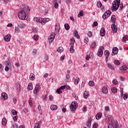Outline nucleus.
<instances>
[{
    "label": "nucleus",
    "mask_w": 128,
    "mask_h": 128,
    "mask_svg": "<svg viewBox=\"0 0 128 128\" xmlns=\"http://www.w3.org/2000/svg\"><path fill=\"white\" fill-rule=\"evenodd\" d=\"M120 0H116L112 2V10L114 11L117 10L118 8H120Z\"/></svg>",
    "instance_id": "nucleus-1"
},
{
    "label": "nucleus",
    "mask_w": 128,
    "mask_h": 128,
    "mask_svg": "<svg viewBox=\"0 0 128 128\" xmlns=\"http://www.w3.org/2000/svg\"><path fill=\"white\" fill-rule=\"evenodd\" d=\"M18 17L20 20H28L26 18V13L24 10H21L18 14Z\"/></svg>",
    "instance_id": "nucleus-2"
},
{
    "label": "nucleus",
    "mask_w": 128,
    "mask_h": 128,
    "mask_svg": "<svg viewBox=\"0 0 128 128\" xmlns=\"http://www.w3.org/2000/svg\"><path fill=\"white\" fill-rule=\"evenodd\" d=\"M78 108V102H72L70 106V109L71 110L74 112Z\"/></svg>",
    "instance_id": "nucleus-3"
},
{
    "label": "nucleus",
    "mask_w": 128,
    "mask_h": 128,
    "mask_svg": "<svg viewBox=\"0 0 128 128\" xmlns=\"http://www.w3.org/2000/svg\"><path fill=\"white\" fill-rule=\"evenodd\" d=\"M118 124L114 121H112L111 124H109L108 128H118Z\"/></svg>",
    "instance_id": "nucleus-4"
},
{
    "label": "nucleus",
    "mask_w": 128,
    "mask_h": 128,
    "mask_svg": "<svg viewBox=\"0 0 128 128\" xmlns=\"http://www.w3.org/2000/svg\"><path fill=\"white\" fill-rule=\"evenodd\" d=\"M104 46L99 47L97 56L100 58L102 56V54H104Z\"/></svg>",
    "instance_id": "nucleus-5"
},
{
    "label": "nucleus",
    "mask_w": 128,
    "mask_h": 128,
    "mask_svg": "<svg viewBox=\"0 0 128 128\" xmlns=\"http://www.w3.org/2000/svg\"><path fill=\"white\" fill-rule=\"evenodd\" d=\"M110 14H112V12H110V11L107 10L102 15V18L104 20H106V18H108V16H110Z\"/></svg>",
    "instance_id": "nucleus-6"
},
{
    "label": "nucleus",
    "mask_w": 128,
    "mask_h": 128,
    "mask_svg": "<svg viewBox=\"0 0 128 128\" xmlns=\"http://www.w3.org/2000/svg\"><path fill=\"white\" fill-rule=\"evenodd\" d=\"M50 22V18H40V24H42V26H44L46 22Z\"/></svg>",
    "instance_id": "nucleus-7"
},
{
    "label": "nucleus",
    "mask_w": 128,
    "mask_h": 128,
    "mask_svg": "<svg viewBox=\"0 0 128 128\" xmlns=\"http://www.w3.org/2000/svg\"><path fill=\"white\" fill-rule=\"evenodd\" d=\"M10 68H12V63H10V61L8 60L6 62V66L5 67L6 72H8Z\"/></svg>",
    "instance_id": "nucleus-8"
},
{
    "label": "nucleus",
    "mask_w": 128,
    "mask_h": 128,
    "mask_svg": "<svg viewBox=\"0 0 128 128\" xmlns=\"http://www.w3.org/2000/svg\"><path fill=\"white\" fill-rule=\"evenodd\" d=\"M55 37H56V34H54V32H52L48 38L50 44L54 42V40Z\"/></svg>",
    "instance_id": "nucleus-9"
},
{
    "label": "nucleus",
    "mask_w": 128,
    "mask_h": 128,
    "mask_svg": "<svg viewBox=\"0 0 128 128\" xmlns=\"http://www.w3.org/2000/svg\"><path fill=\"white\" fill-rule=\"evenodd\" d=\"M104 56H106V62H108V58H110V51L106 50L104 52Z\"/></svg>",
    "instance_id": "nucleus-10"
},
{
    "label": "nucleus",
    "mask_w": 128,
    "mask_h": 128,
    "mask_svg": "<svg viewBox=\"0 0 128 128\" xmlns=\"http://www.w3.org/2000/svg\"><path fill=\"white\" fill-rule=\"evenodd\" d=\"M40 90V84H37L34 90V94H38V92Z\"/></svg>",
    "instance_id": "nucleus-11"
},
{
    "label": "nucleus",
    "mask_w": 128,
    "mask_h": 128,
    "mask_svg": "<svg viewBox=\"0 0 128 128\" xmlns=\"http://www.w3.org/2000/svg\"><path fill=\"white\" fill-rule=\"evenodd\" d=\"M101 92L102 94H106L108 92V87L104 86L102 88Z\"/></svg>",
    "instance_id": "nucleus-12"
},
{
    "label": "nucleus",
    "mask_w": 128,
    "mask_h": 128,
    "mask_svg": "<svg viewBox=\"0 0 128 128\" xmlns=\"http://www.w3.org/2000/svg\"><path fill=\"white\" fill-rule=\"evenodd\" d=\"M111 28L114 34H116L118 32V27H116L114 24H112Z\"/></svg>",
    "instance_id": "nucleus-13"
},
{
    "label": "nucleus",
    "mask_w": 128,
    "mask_h": 128,
    "mask_svg": "<svg viewBox=\"0 0 128 128\" xmlns=\"http://www.w3.org/2000/svg\"><path fill=\"white\" fill-rule=\"evenodd\" d=\"M22 10H24L26 14H28L30 12V9L28 6H24Z\"/></svg>",
    "instance_id": "nucleus-14"
},
{
    "label": "nucleus",
    "mask_w": 128,
    "mask_h": 128,
    "mask_svg": "<svg viewBox=\"0 0 128 128\" xmlns=\"http://www.w3.org/2000/svg\"><path fill=\"white\" fill-rule=\"evenodd\" d=\"M118 48L116 47L114 48L112 50V56H116V54H118Z\"/></svg>",
    "instance_id": "nucleus-15"
},
{
    "label": "nucleus",
    "mask_w": 128,
    "mask_h": 128,
    "mask_svg": "<svg viewBox=\"0 0 128 128\" xmlns=\"http://www.w3.org/2000/svg\"><path fill=\"white\" fill-rule=\"evenodd\" d=\"M10 34H8L4 36V40H5V42H8L10 40Z\"/></svg>",
    "instance_id": "nucleus-16"
},
{
    "label": "nucleus",
    "mask_w": 128,
    "mask_h": 128,
    "mask_svg": "<svg viewBox=\"0 0 128 128\" xmlns=\"http://www.w3.org/2000/svg\"><path fill=\"white\" fill-rule=\"evenodd\" d=\"M1 98H2V100H8V94H6V92H2Z\"/></svg>",
    "instance_id": "nucleus-17"
},
{
    "label": "nucleus",
    "mask_w": 128,
    "mask_h": 128,
    "mask_svg": "<svg viewBox=\"0 0 128 128\" xmlns=\"http://www.w3.org/2000/svg\"><path fill=\"white\" fill-rule=\"evenodd\" d=\"M105 34H106V29H104V28H102L100 30V36H104Z\"/></svg>",
    "instance_id": "nucleus-18"
},
{
    "label": "nucleus",
    "mask_w": 128,
    "mask_h": 128,
    "mask_svg": "<svg viewBox=\"0 0 128 128\" xmlns=\"http://www.w3.org/2000/svg\"><path fill=\"white\" fill-rule=\"evenodd\" d=\"M55 30L57 32H60V24L57 23L55 26Z\"/></svg>",
    "instance_id": "nucleus-19"
},
{
    "label": "nucleus",
    "mask_w": 128,
    "mask_h": 128,
    "mask_svg": "<svg viewBox=\"0 0 128 128\" xmlns=\"http://www.w3.org/2000/svg\"><path fill=\"white\" fill-rule=\"evenodd\" d=\"M106 66L110 68V70H114L115 68L114 66H112V64L110 63H107Z\"/></svg>",
    "instance_id": "nucleus-20"
},
{
    "label": "nucleus",
    "mask_w": 128,
    "mask_h": 128,
    "mask_svg": "<svg viewBox=\"0 0 128 128\" xmlns=\"http://www.w3.org/2000/svg\"><path fill=\"white\" fill-rule=\"evenodd\" d=\"M40 124H42V121H39L38 122L36 123L34 126V128H40Z\"/></svg>",
    "instance_id": "nucleus-21"
},
{
    "label": "nucleus",
    "mask_w": 128,
    "mask_h": 128,
    "mask_svg": "<svg viewBox=\"0 0 128 128\" xmlns=\"http://www.w3.org/2000/svg\"><path fill=\"white\" fill-rule=\"evenodd\" d=\"M50 108L52 110H58V106L56 105H52Z\"/></svg>",
    "instance_id": "nucleus-22"
},
{
    "label": "nucleus",
    "mask_w": 128,
    "mask_h": 128,
    "mask_svg": "<svg viewBox=\"0 0 128 128\" xmlns=\"http://www.w3.org/2000/svg\"><path fill=\"white\" fill-rule=\"evenodd\" d=\"M53 4H54L55 8H58V3L56 0H53Z\"/></svg>",
    "instance_id": "nucleus-23"
},
{
    "label": "nucleus",
    "mask_w": 128,
    "mask_h": 128,
    "mask_svg": "<svg viewBox=\"0 0 128 128\" xmlns=\"http://www.w3.org/2000/svg\"><path fill=\"white\" fill-rule=\"evenodd\" d=\"M74 36L75 38H77L78 40H80V36L78 35V31L76 30H75L74 32Z\"/></svg>",
    "instance_id": "nucleus-24"
},
{
    "label": "nucleus",
    "mask_w": 128,
    "mask_h": 128,
    "mask_svg": "<svg viewBox=\"0 0 128 128\" xmlns=\"http://www.w3.org/2000/svg\"><path fill=\"white\" fill-rule=\"evenodd\" d=\"M102 116V113H98L96 116V119L98 120H100Z\"/></svg>",
    "instance_id": "nucleus-25"
},
{
    "label": "nucleus",
    "mask_w": 128,
    "mask_h": 128,
    "mask_svg": "<svg viewBox=\"0 0 128 128\" xmlns=\"http://www.w3.org/2000/svg\"><path fill=\"white\" fill-rule=\"evenodd\" d=\"M83 96L84 98H88V91H85L84 93Z\"/></svg>",
    "instance_id": "nucleus-26"
},
{
    "label": "nucleus",
    "mask_w": 128,
    "mask_h": 128,
    "mask_svg": "<svg viewBox=\"0 0 128 128\" xmlns=\"http://www.w3.org/2000/svg\"><path fill=\"white\" fill-rule=\"evenodd\" d=\"M86 124L88 128H90V126H92V120H89Z\"/></svg>",
    "instance_id": "nucleus-27"
},
{
    "label": "nucleus",
    "mask_w": 128,
    "mask_h": 128,
    "mask_svg": "<svg viewBox=\"0 0 128 128\" xmlns=\"http://www.w3.org/2000/svg\"><path fill=\"white\" fill-rule=\"evenodd\" d=\"M34 77H35L34 74L31 73L29 76L30 80H34Z\"/></svg>",
    "instance_id": "nucleus-28"
},
{
    "label": "nucleus",
    "mask_w": 128,
    "mask_h": 128,
    "mask_svg": "<svg viewBox=\"0 0 128 128\" xmlns=\"http://www.w3.org/2000/svg\"><path fill=\"white\" fill-rule=\"evenodd\" d=\"M120 70H128V67L126 66H122L120 68Z\"/></svg>",
    "instance_id": "nucleus-29"
},
{
    "label": "nucleus",
    "mask_w": 128,
    "mask_h": 128,
    "mask_svg": "<svg viewBox=\"0 0 128 128\" xmlns=\"http://www.w3.org/2000/svg\"><path fill=\"white\" fill-rule=\"evenodd\" d=\"M110 20L112 22H114H114H116V16L112 15Z\"/></svg>",
    "instance_id": "nucleus-30"
},
{
    "label": "nucleus",
    "mask_w": 128,
    "mask_h": 128,
    "mask_svg": "<svg viewBox=\"0 0 128 128\" xmlns=\"http://www.w3.org/2000/svg\"><path fill=\"white\" fill-rule=\"evenodd\" d=\"M18 28H24V26H26V24L21 22L18 25Z\"/></svg>",
    "instance_id": "nucleus-31"
},
{
    "label": "nucleus",
    "mask_w": 128,
    "mask_h": 128,
    "mask_svg": "<svg viewBox=\"0 0 128 128\" xmlns=\"http://www.w3.org/2000/svg\"><path fill=\"white\" fill-rule=\"evenodd\" d=\"M28 88L30 90H32V88H34V86H32V84L30 83L28 84Z\"/></svg>",
    "instance_id": "nucleus-32"
},
{
    "label": "nucleus",
    "mask_w": 128,
    "mask_h": 128,
    "mask_svg": "<svg viewBox=\"0 0 128 128\" xmlns=\"http://www.w3.org/2000/svg\"><path fill=\"white\" fill-rule=\"evenodd\" d=\"M64 28H65V30H70V25H68V24H64Z\"/></svg>",
    "instance_id": "nucleus-33"
},
{
    "label": "nucleus",
    "mask_w": 128,
    "mask_h": 128,
    "mask_svg": "<svg viewBox=\"0 0 128 128\" xmlns=\"http://www.w3.org/2000/svg\"><path fill=\"white\" fill-rule=\"evenodd\" d=\"M80 82V78H76L74 80V84H78Z\"/></svg>",
    "instance_id": "nucleus-34"
},
{
    "label": "nucleus",
    "mask_w": 128,
    "mask_h": 128,
    "mask_svg": "<svg viewBox=\"0 0 128 128\" xmlns=\"http://www.w3.org/2000/svg\"><path fill=\"white\" fill-rule=\"evenodd\" d=\"M58 52H64V48L62 47H59L57 50Z\"/></svg>",
    "instance_id": "nucleus-35"
},
{
    "label": "nucleus",
    "mask_w": 128,
    "mask_h": 128,
    "mask_svg": "<svg viewBox=\"0 0 128 128\" xmlns=\"http://www.w3.org/2000/svg\"><path fill=\"white\" fill-rule=\"evenodd\" d=\"M34 22H40V18L34 17Z\"/></svg>",
    "instance_id": "nucleus-36"
},
{
    "label": "nucleus",
    "mask_w": 128,
    "mask_h": 128,
    "mask_svg": "<svg viewBox=\"0 0 128 128\" xmlns=\"http://www.w3.org/2000/svg\"><path fill=\"white\" fill-rule=\"evenodd\" d=\"M111 90L113 94H116V92H118V90H116V88L113 87L112 88Z\"/></svg>",
    "instance_id": "nucleus-37"
},
{
    "label": "nucleus",
    "mask_w": 128,
    "mask_h": 128,
    "mask_svg": "<svg viewBox=\"0 0 128 128\" xmlns=\"http://www.w3.org/2000/svg\"><path fill=\"white\" fill-rule=\"evenodd\" d=\"M2 124H3L4 126L6 124V118H3L2 119Z\"/></svg>",
    "instance_id": "nucleus-38"
},
{
    "label": "nucleus",
    "mask_w": 128,
    "mask_h": 128,
    "mask_svg": "<svg viewBox=\"0 0 128 128\" xmlns=\"http://www.w3.org/2000/svg\"><path fill=\"white\" fill-rule=\"evenodd\" d=\"M78 18H80V16H84V12L81 11L79 12V14L78 15Z\"/></svg>",
    "instance_id": "nucleus-39"
},
{
    "label": "nucleus",
    "mask_w": 128,
    "mask_h": 128,
    "mask_svg": "<svg viewBox=\"0 0 128 128\" xmlns=\"http://www.w3.org/2000/svg\"><path fill=\"white\" fill-rule=\"evenodd\" d=\"M70 54H74V46H71L70 48Z\"/></svg>",
    "instance_id": "nucleus-40"
},
{
    "label": "nucleus",
    "mask_w": 128,
    "mask_h": 128,
    "mask_svg": "<svg viewBox=\"0 0 128 128\" xmlns=\"http://www.w3.org/2000/svg\"><path fill=\"white\" fill-rule=\"evenodd\" d=\"M88 84L89 86H94V81H90L89 82H88Z\"/></svg>",
    "instance_id": "nucleus-41"
},
{
    "label": "nucleus",
    "mask_w": 128,
    "mask_h": 128,
    "mask_svg": "<svg viewBox=\"0 0 128 128\" xmlns=\"http://www.w3.org/2000/svg\"><path fill=\"white\" fill-rule=\"evenodd\" d=\"M12 114H13V116H16V114H18V112H16V110H12Z\"/></svg>",
    "instance_id": "nucleus-42"
},
{
    "label": "nucleus",
    "mask_w": 128,
    "mask_h": 128,
    "mask_svg": "<svg viewBox=\"0 0 128 128\" xmlns=\"http://www.w3.org/2000/svg\"><path fill=\"white\" fill-rule=\"evenodd\" d=\"M122 98H124V100H128V94H123V96H122Z\"/></svg>",
    "instance_id": "nucleus-43"
},
{
    "label": "nucleus",
    "mask_w": 128,
    "mask_h": 128,
    "mask_svg": "<svg viewBox=\"0 0 128 128\" xmlns=\"http://www.w3.org/2000/svg\"><path fill=\"white\" fill-rule=\"evenodd\" d=\"M90 58H94V53L92 52H90L89 55H88Z\"/></svg>",
    "instance_id": "nucleus-44"
},
{
    "label": "nucleus",
    "mask_w": 128,
    "mask_h": 128,
    "mask_svg": "<svg viewBox=\"0 0 128 128\" xmlns=\"http://www.w3.org/2000/svg\"><path fill=\"white\" fill-rule=\"evenodd\" d=\"M70 75L68 74H67L66 75V80H65V82H67L68 80H70Z\"/></svg>",
    "instance_id": "nucleus-45"
},
{
    "label": "nucleus",
    "mask_w": 128,
    "mask_h": 128,
    "mask_svg": "<svg viewBox=\"0 0 128 128\" xmlns=\"http://www.w3.org/2000/svg\"><path fill=\"white\" fill-rule=\"evenodd\" d=\"M97 6H98V8H102V2H97Z\"/></svg>",
    "instance_id": "nucleus-46"
},
{
    "label": "nucleus",
    "mask_w": 128,
    "mask_h": 128,
    "mask_svg": "<svg viewBox=\"0 0 128 128\" xmlns=\"http://www.w3.org/2000/svg\"><path fill=\"white\" fill-rule=\"evenodd\" d=\"M38 108V110H39L40 114H42V107L40 106L39 105Z\"/></svg>",
    "instance_id": "nucleus-47"
},
{
    "label": "nucleus",
    "mask_w": 128,
    "mask_h": 128,
    "mask_svg": "<svg viewBox=\"0 0 128 128\" xmlns=\"http://www.w3.org/2000/svg\"><path fill=\"white\" fill-rule=\"evenodd\" d=\"M74 42H76V40H74V38H72L71 39V44H72L74 45Z\"/></svg>",
    "instance_id": "nucleus-48"
},
{
    "label": "nucleus",
    "mask_w": 128,
    "mask_h": 128,
    "mask_svg": "<svg viewBox=\"0 0 128 128\" xmlns=\"http://www.w3.org/2000/svg\"><path fill=\"white\" fill-rule=\"evenodd\" d=\"M114 64H116V66H120V63L118 60H115L114 62Z\"/></svg>",
    "instance_id": "nucleus-49"
},
{
    "label": "nucleus",
    "mask_w": 128,
    "mask_h": 128,
    "mask_svg": "<svg viewBox=\"0 0 128 128\" xmlns=\"http://www.w3.org/2000/svg\"><path fill=\"white\" fill-rule=\"evenodd\" d=\"M84 42L85 44H88V37H86L84 39Z\"/></svg>",
    "instance_id": "nucleus-50"
},
{
    "label": "nucleus",
    "mask_w": 128,
    "mask_h": 128,
    "mask_svg": "<svg viewBox=\"0 0 128 128\" xmlns=\"http://www.w3.org/2000/svg\"><path fill=\"white\" fill-rule=\"evenodd\" d=\"M36 52H38V50H36V49H34L32 50V55L33 56H36Z\"/></svg>",
    "instance_id": "nucleus-51"
},
{
    "label": "nucleus",
    "mask_w": 128,
    "mask_h": 128,
    "mask_svg": "<svg viewBox=\"0 0 128 128\" xmlns=\"http://www.w3.org/2000/svg\"><path fill=\"white\" fill-rule=\"evenodd\" d=\"M112 84H118V80H112Z\"/></svg>",
    "instance_id": "nucleus-52"
},
{
    "label": "nucleus",
    "mask_w": 128,
    "mask_h": 128,
    "mask_svg": "<svg viewBox=\"0 0 128 128\" xmlns=\"http://www.w3.org/2000/svg\"><path fill=\"white\" fill-rule=\"evenodd\" d=\"M46 96H48V94H45L42 96V98L43 100H46Z\"/></svg>",
    "instance_id": "nucleus-53"
},
{
    "label": "nucleus",
    "mask_w": 128,
    "mask_h": 128,
    "mask_svg": "<svg viewBox=\"0 0 128 128\" xmlns=\"http://www.w3.org/2000/svg\"><path fill=\"white\" fill-rule=\"evenodd\" d=\"M20 28L18 27L15 28V32H20Z\"/></svg>",
    "instance_id": "nucleus-54"
},
{
    "label": "nucleus",
    "mask_w": 128,
    "mask_h": 128,
    "mask_svg": "<svg viewBox=\"0 0 128 128\" xmlns=\"http://www.w3.org/2000/svg\"><path fill=\"white\" fill-rule=\"evenodd\" d=\"M22 111L25 114H28V109L26 108H25L23 109Z\"/></svg>",
    "instance_id": "nucleus-55"
},
{
    "label": "nucleus",
    "mask_w": 128,
    "mask_h": 128,
    "mask_svg": "<svg viewBox=\"0 0 128 128\" xmlns=\"http://www.w3.org/2000/svg\"><path fill=\"white\" fill-rule=\"evenodd\" d=\"M34 40H38V35H35L34 36Z\"/></svg>",
    "instance_id": "nucleus-56"
},
{
    "label": "nucleus",
    "mask_w": 128,
    "mask_h": 128,
    "mask_svg": "<svg viewBox=\"0 0 128 128\" xmlns=\"http://www.w3.org/2000/svg\"><path fill=\"white\" fill-rule=\"evenodd\" d=\"M18 116H14L13 117V120H14V122H16V120H18Z\"/></svg>",
    "instance_id": "nucleus-57"
},
{
    "label": "nucleus",
    "mask_w": 128,
    "mask_h": 128,
    "mask_svg": "<svg viewBox=\"0 0 128 128\" xmlns=\"http://www.w3.org/2000/svg\"><path fill=\"white\" fill-rule=\"evenodd\" d=\"M96 44V42L92 43V48H94Z\"/></svg>",
    "instance_id": "nucleus-58"
},
{
    "label": "nucleus",
    "mask_w": 128,
    "mask_h": 128,
    "mask_svg": "<svg viewBox=\"0 0 128 128\" xmlns=\"http://www.w3.org/2000/svg\"><path fill=\"white\" fill-rule=\"evenodd\" d=\"M98 124H94L93 125L92 128H98Z\"/></svg>",
    "instance_id": "nucleus-59"
},
{
    "label": "nucleus",
    "mask_w": 128,
    "mask_h": 128,
    "mask_svg": "<svg viewBox=\"0 0 128 128\" xmlns=\"http://www.w3.org/2000/svg\"><path fill=\"white\" fill-rule=\"evenodd\" d=\"M98 22H94L93 24V26H98Z\"/></svg>",
    "instance_id": "nucleus-60"
},
{
    "label": "nucleus",
    "mask_w": 128,
    "mask_h": 128,
    "mask_svg": "<svg viewBox=\"0 0 128 128\" xmlns=\"http://www.w3.org/2000/svg\"><path fill=\"white\" fill-rule=\"evenodd\" d=\"M128 40V36H124V37H123V40L124 41V42H126V40Z\"/></svg>",
    "instance_id": "nucleus-61"
},
{
    "label": "nucleus",
    "mask_w": 128,
    "mask_h": 128,
    "mask_svg": "<svg viewBox=\"0 0 128 128\" xmlns=\"http://www.w3.org/2000/svg\"><path fill=\"white\" fill-rule=\"evenodd\" d=\"M56 92H58V94H60V92H62L60 88H58V89H57Z\"/></svg>",
    "instance_id": "nucleus-62"
},
{
    "label": "nucleus",
    "mask_w": 128,
    "mask_h": 128,
    "mask_svg": "<svg viewBox=\"0 0 128 128\" xmlns=\"http://www.w3.org/2000/svg\"><path fill=\"white\" fill-rule=\"evenodd\" d=\"M60 88V90H64V88H66V85L61 86Z\"/></svg>",
    "instance_id": "nucleus-63"
},
{
    "label": "nucleus",
    "mask_w": 128,
    "mask_h": 128,
    "mask_svg": "<svg viewBox=\"0 0 128 128\" xmlns=\"http://www.w3.org/2000/svg\"><path fill=\"white\" fill-rule=\"evenodd\" d=\"M18 124H13V128H18Z\"/></svg>",
    "instance_id": "nucleus-64"
}]
</instances>
